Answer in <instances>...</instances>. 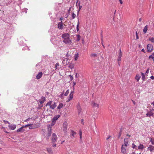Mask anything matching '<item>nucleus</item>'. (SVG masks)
Here are the masks:
<instances>
[{"instance_id":"nucleus-1","label":"nucleus","mask_w":154,"mask_h":154,"mask_svg":"<svg viewBox=\"0 0 154 154\" xmlns=\"http://www.w3.org/2000/svg\"><path fill=\"white\" fill-rule=\"evenodd\" d=\"M62 38L63 39L64 43L67 45H71L72 41L69 38V34L68 33H65L62 35Z\"/></svg>"},{"instance_id":"nucleus-2","label":"nucleus","mask_w":154,"mask_h":154,"mask_svg":"<svg viewBox=\"0 0 154 154\" xmlns=\"http://www.w3.org/2000/svg\"><path fill=\"white\" fill-rule=\"evenodd\" d=\"M50 106V108L54 109L57 106L56 103L55 102L52 101H49L47 103L45 106Z\"/></svg>"},{"instance_id":"nucleus-3","label":"nucleus","mask_w":154,"mask_h":154,"mask_svg":"<svg viewBox=\"0 0 154 154\" xmlns=\"http://www.w3.org/2000/svg\"><path fill=\"white\" fill-rule=\"evenodd\" d=\"M57 137L56 134L53 133L52 136L51 140L52 143H55L57 139Z\"/></svg>"},{"instance_id":"nucleus-4","label":"nucleus","mask_w":154,"mask_h":154,"mask_svg":"<svg viewBox=\"0 0 154 154\" xmlns=\"http://www.w3.org/2000/svg\"><path fill=\"white\" fill-rule=\"evenodd\" d=\"M60 116L58 115L54 116L52 119V125H54L56 122V121L57 120L58 118L60 117Z\"/></svg>"},{"instance_id":"nucleus-5","label":"nucleus","mask_w":154,"mask_h":154,"mask_svg":"<svg viewBox=\"0 0 154 154\" xmlns=\"http://www.w3.org/2000/svg\"><path fill=\"white\" fill-rule=\"evenodd\" d=\"M147 51L149 52H151L153 49V46L150 44H148L147 47Z\"/></svg>"},{"instance_id":"nucleus-6","label":"nucleus","mask_w":154,"mask_h":154,"mask_svg":"<svg viewBox=\"0 0 154 154\" xmlns=\"http://www.w3.org/2000/svg\"><path fill=\"white\" fill-rule=\"evenodd\" d=\"M147 116L150 117L151 116H154V113L150 109L149 110H147V113L146 114Z\"/></svg>"},{"instance_id":"nucleus-7","label":"nucleus","mask_w":154,"mask_h":154,"mask_svg":"<svg viewBox=\"0 0 154 154\" xmlns=\"http://www.w3.org/2000/svg\"><path fill=\"white\" fill-rule=\"evenodd\" d=\"M74 91H71L70 94L68 98L67 102H68L71 100L73 97Z\"/></svg>"},{"instance_id":"nucleus-8","label":"nucleus","mask_w":154,"mask_h":154,"mask_svg":"<svg viewBox=\"0 0 154 154\" xmlns=\"http://www.w3.org/2000/svg\"><path fill=\"white\" fill-rule=\"evenodd\" d=\"M8 127L11 130H14L16 127V125L14 124H9Z\"/></svg>"},{"instance_id":"nucleus-9","label":"nucleus","mask_w":154,"mask_h":154,"mask_svg":"<svg viewBox=\"0 0 154 154\" xmlns=\"http://www.w3.org/2000/svg\"><path fill=\"white\" fill-rule=\"evenodd\" d=\"M58 28L60 29H62L63 28V26L62 22L59 23L58 24Z\"/></svg>"},{"instance_id":"nucleus-10","label":"nucleus","mask_w":154,"mask_h":154,"mask_svg":"<svg viewBox=\"0 0 154 154\" xmlns=\"http://www.w3.org/2000/svg\"><path fill=\"white\" fill-rule=\"evenodd\" d=\"M154 150V147L151 145H150L147 148V150L152 152Z\"/></svg>"},{"instance_id":"nucleus-11","label":"nucleus","mask_w":154,"mask_h":154,"mask_svg":"<svg viewBox=\"0 0 154 154\" xmlns=\"http://www.w3.org/2000/svg\"><path fill=\"white\" fill-rule=\"evenodd\" d=\"M128 138H125L124 139V146H128L129 144H128Z\"/></svg>"},{"instance_id":"nucleus-12","label":"nucleus","mask_w":154,"mask_h":154,"mask_svg":"<svg viewBox=\"0 0 154 154\" xmlns=\"http://www.w3.org/2000/svg\"><path fill=\"white\" fill-rule=\"evenodd\" d=\"M25 129H23V127L22 126L20 128L18 129L17 130V132L23 133L25 131Z\"/></svg>"},{"instance_id":"nucleus-13","label":"nucleus","mask_w":154,"mask_h":154,"mask_svg":"<svg viewBox=\"0 0 154 154\" xmlns=\"http://www.w3.org/2000/svg\"><path fill=\"white\" fill-rule=\"evenodd\" d=\"M45 97H42L41 99L39 100V101L41 104L43 103L45 101Z\"/></svg>"},{"instance_id":"nucleus-14","label":"nucleus","mask_w":154,"mask_h":154,"mask_svg":"<svg viewBox=\"0 0 154 154\" xmlns=\"http://www.w3.org/2000/svg\"><path fill=\"white\" fill-rule=\"evenodd\" d=\"M42 75V72H40L38 73V74H37L36 76V78L37 79H40Z\"/></svg>"},{"instance_id":"nucleus-15","label":"nucleus","mask_w":154,"mask_h":154,"mask_svg":"<svg viewBox=\"0 0 154 154\" xmlns=\"http://www.w3.org/2000/svg\"><path fill=\"white\" fill-rule=\"evenodd\" d=\"M121 152L123 154H125L126 152V150L125 148L123 146V145L121 147Z\"/></svg>"},{"instance_id":"nucleus-16","label":"nucleus","mask_w":154,"mask_h":154,"mask_svg":"<svg viewBox=\"0 0 154 154\" xmlns=\"http://www.w3.org/2000/svg\"><path fill=\"white\" fill-rule=\"evenodd\" d=\"M77 108L78 110L79 113L81 110V109L80 107V104L78 103L77 105Z\"/></svg>"},{"instance_id":"nucleus-17","label":"nucleus","mask_w":154,"mask_h":154,"mask_svg":"<svg viewBox=\"0 0 154 154\" xmlns=\"http://www.w3.org/2000/svg\"><path fill=\"white\" fill-rule=\"evenodd\" d=\"M76 134V132L73 131L72 130L71 131V135L72 136V138H73L74 137V135Z\"/></svg>"},{"instance_id":"nucleus-18","label":"nucleus","mask_w":154,"mask_h":154,"mask_svg":"<svg viewBox=\"0 0 154 154\" xmlns=\"http://www.w3.org/2000/svg\"><path fill=\"white\" fill-rule=\"evenodd\" d=\"M140 76L139 74H137L135 77V79L137 80V81L138 82L140 78Z\"/></svg>"},{"instance_id":"nucleus-19","label":"nucleus","mask_w":154,"mask_h":154,"mask_svg":"<svg viewBox=\"0 0 154 154\" xmlns=\"http://www.w3.org/2000/svg\"><path fill=\"white\" fill-rule=\"evenodd\" d=\"M67 130V125L66 124H63V131L65 132H66Z\"/></svg>"},{"instance_id":"nucleus-20","label":"nucleus","mask_w":154,"mask_h":154,"mask_svg":"<svg viewBox=\"0 0 154 154\" xmlns=\"http://www.w3.org/2000/svg\"><path fill=\"white\" fill-rule=\"evenodd\" d=\"M63 103H60L59 104V106H58L57 109H60L61 108H62V107H63Z\"/></svg>"},{"instance_id":"nucleus-21","label":"nucleus","mask_w":154,"mask_h":154,"mask_svg":"<svg viewBox=\"0 0 154 154\" xmlns=\"http://www.w3.org/2000/svg\"><path fill=\"white\" fill-rule=\"evenodd\" d=\"M92 104L94 107H97L98 108L99 107V104L94 102L92 103Z\"/></svg>"},{"instance_id":"nucleus-22","label":"nucleus","mask_w":154,"mask_h":154,"mask_svg":"<svg viewBox=\"0 0 154 154\" xmlns=\"http://www.w3.org/2000/svg\"><path fill=\"white\" fill-rule=\"evenodd\" d=\"M147 26L146 25L145 27H144V28L143 29V32H144V33H146L148 29H147Z\"/></svg>"},{"instance_id":"nucleus-23","label":"nucleus","mask_w":154,"mask_h":154,"mask_svg":"<svg viewBox=\"0 0 154 154\" xmlns=\"http://www.w3.org/2000/svg\"><path fill=\"white\" fill-rule=\"evenodd\" d=\"M138 149H143L144 148V146L141 144H140L138 147Z\"/></svg>"},{"instance_id":"nucleus-24","label":"nucleus","mask_w":154,"mask_h":154,"mask_svg":"<svg viewBox=\"0 0 154 154\" xmlns=\"http://www.w3.org/2000/svg\"><path fill=\"white\" fill-rule=\"evenodd\" d=\"M48 132H51V128L50 125H49L48 127Z\"/></svg>"},{"instance_id":"nucleus-25","label":"nucleus","mask_w":154,"mask_h":154,"mask_svg":"<svg viewBox=\"0 0 154 154\" xmlns=\"http://www.w3.org/2000/svg\"><path fill=\"white\" fill-rule=\"evenodd\" d=\"M141 74L142 76V79L143 81H144L145 79V74L142 72H141Z\"/></svg>"},{"instance_id":"nucleus-26","label":"nucleus","mask_w":154,"mask_h":154,"mask_svg":"<svg viewBox=\"0 0 154 154\" xmlns=\"http://www.w3.org/2000/svg\"><path fill=\"white\" fill-rule=\"evenodd\" d=\"M119 54L118 57H121L122 56V53L121 50L120 49L119 50Z\"/></svg>"},{"instance_id":"nucleus-27","label":"nucleus","mask_w":154,"mask_h":154,"mask_svg":"<svg viewBox=\"0 0 154 154\" xmlns=\"http://www.w3.org/2000/svg\"><path fill=\"white\" fill-rule=\"evenodd\" d=\"M42 134L45 136V129H42Z\"/></svg>"},{"instance_id":"nucleus-28","label":"nucleus","mask_w":154,"mask_h":154,"mask_svg":"<svg viewBox=\"0 0 154 154\" xmlns=\"http://www.w3.org/2000/svg\"><path fill=\"white\" fill-rule=\"evenodd\" d=\"M79 20H78V23H77V27H76L77 30V31H78L79 30Z\"/></svg>"},{"instance_id":"nucleus-29","label":"nucleus","mask_w":154,"mask_h":154,"mask_svg":"<svg viewBox=\"0 0 154 154\" xmlns=\"http://www.w3.org/2000/svg\"><path fill=\"white\" fill-rule=\"evenodd\" d=\"M69 67L71 69H72L74 68V66L71 63L69 64Z\"/></svg>"},{"instance_id":"nucleus-30","label":"nucleus","mask_w":154,"mask_h":154,"mask_svg":"<svg viewBox=\"0 0 154 154\" xmlns=\"http://www.w3.org/2000/svg\"><path fill=\"white\" fill-rule=\"evenodd\" d=\"M150 141L152 144L154 145V139L153 138H150Z\"/></svg>"},{"instance_id":"nucleus-31","label":"nucleus","mask_w":154,"mask_h":154,"mask_svg":"<svg viewBox=\"0 0 154 154\" xmlns=\"http://www.w3.org/2000/svg\"><path fill=\"white\" fill-rule=\"evenodd\" d=\"M74 57H75L74 58H75V60H77L78 58V54H75V55Z\"/></svg>"},{"instance_id":"nucleus-32","label":"nucleus","mask_w":154,"mask_h":154,"mask_svg":"<svg viewBox=\"0 0 154 154\" xmlns=\"http://www.w3.org/2000/svg\"><path fill=\"white\" fill-rule=\"evenodd\" d=\"M51 132H48V133L47 134V138H48L51 135Z\"/></svg>"},{"instance_id":"nucleus-33","label":"nucleus","mask_w":154,"mask_h":154,"mask_svg":"<svg viewBox=\"0 0 154 154\" xmlns=\"http://www.w3.org/2000/svg\"><path fill=\"white\" fill-rule=\"evenodd\" d=\"M32 125V124H27V125H23L22 126L24 128H25L29 126L30 125Z\"/></svg>"},{"instance_id":"nucleus-34","label":"nucleus","mask_w":154,"mask_h":154,"mask_svg":"<svg viewBox=\"0 0 154 154\" xmlns=\"http://www.w3.org/2000/svg\"><path fill=\"white\" fill-rule=\"evenodd\" d=\"M91 56L95 57L97 56V54H91Z\"/></svg>"},{"instance_id":"nucleus-35","label":"nucleus","mask_w":154,"mask_h":154,"mask_svg":"<svg viewBox=\"0 0 154 154\" xmlns=\"http://www.w3.org/2000/svg\"><path fill=\"white\" fill-rule=\"evenodd\" d=\"M72 19H74L76 17V15L74 13H73L72 15Z\"/></svg>"},{"instance_id":"nucleus-36","label":"nucleus","mask_w":154,"mask_h":154,"mask_svg":"<svg viewBox=\"0 0 154 154\" xmlns=\"http://www.w3.org/2000/svg\"><path fill=\"white\" fill-rule=\"evenodd\" d=\"M69 90H68L66 91V92L65 93V94H64V95H65V96H66L69 93Z\"/></svg>"},{"instance_id":"nucleus-37","label":"nucleus","mask_w":154,"mask_h":154,"mask_svg":"<svg viewBox=\"0 0 154 154\" xmlns=\"http://www.w3.org/2000/svg\"><path fill=\"white\" fill-rule=\"evenodd\" d=\"M47 151L49 153H52V149L51 148H48L47 149Z\"/></svg>"},{"instance_id":"nucleus-38","label":"nucleus","mask_w":154,"mask_h":154,"mask_svg":"<svg viewBox=\"0 0 154 154\" xmlns=\"http://www.w3.org/2000/svg\"><path fill=\"white\" fill-rule=\"evenodd\" d=\"M77 41H79L80 40V35H77Z\"/></svg>"},{"instance_id":"nucleus-39","label":"nucleus","mask_w":154,"mask_h":154,"mask_svg":"<svg viewBox=\"0 0 154 154\" xmlns=\"http://www.w3.org/2000/svg\"><path fill=\"white\" fill-rule=\"evenodd\" d=\"M59 63H56L55 66V69H57V66H59Z\"/></svg>"},{"instance_id":"nucleus-40","label":"nucleus","mask_w":154,"mask_h":154,"mask_svg":"<svg viewBox=\"0 0 154 154\" xmlns=\"http://www.w3.org/2000/svg\"><path fill=\"white\" fill-rule=\"evenodd\" d=\"M69 78H70V81H72L73 79V78L72 77V76L71 75H69Z\"/></svg>"},{"instance_id":"nucleus-41","label":"nucleus","mask_w":154,"mask_h":154,"mask_svg":"<svg viewBox=\"0 0 154 154\" xmlns=\"http://www.w3.org/2000/svg\"><path fill=\"white\" fill-rule=\"evenodd\" d=\"M35 128L34 126H31V125L29 126V129H33Z\"/></svg>"},{"instance_id":"nucleus-42","label":"nucleus","mask_w":154,"mask_h":154,"mask_svg":"<svg viewBox=\"0 0 154 154\" xmlns=\"http://www.w3.org/2000/svg\"><path fill=\"white\" fill-rule=\"evenodd\" d=\"M132 147L134 149H136L137 147V146L134 144V143L132 144Z\"/></svg>"},{"instance_id":"nucleus-43","label":"nucleus","mask_w":154,"mask_h":154,"mask_svg":"<svg viewBox=\"0 0 154 154\" xmlns=\"http://www.w3.org/2000/svg\"><path fill=\"white\" fill-rule=\"evenodd\" d=\"M31 119V118H29L26 119V120H25L24 121V122H26L28 121H29Z\"/></svg>"},{"instance_id":"nucleus-44","label":"nucleus","mask_w":154,"mask_h":154,"mask_svg":"<svg viewBox=\"0 0 154 154\" xmlns=\"http://www.w3.org/2000/svg\"><path fill=\"white\" fill-rule=\"evenodd\" d=\"M101 39L102 44L103 45V47H104V45H103V36H102V34L101 35Z\"/></svg>"},{"instance_id":"nucleus-45","label":"nucleus","mask_w":154,"mask_h":154,"mask_svg":"<svg viewBox=\"0 0 154 154\" xmlns=\"http://www.w3.org/2000/svg\"><path fill=\"white\" fill-rule=\"evenodd\" d=\"M121 60V57H118V64L119 65V61H120Z\"/></svg>"},{"instance_id":"nucleus-46","label":"nucleus","mask_w":154,"mask_h":154,"mask_svg":"<svg viewBox=\"0 0 154 154\" xmlns=\"http://www.w3.org/2000/svg\"><path fill=\"white\" fill-rule=\"evenodd\" d=\"M136 38L137 39H139V37H138V36L137 35V32L136 31Z\"/></svg>"},{"instance_id":"nucleus-47","label":"nucleus","mask_w":154,"mask_h":154,"mask_svg":"<svg viewBox=\"0 0 154 154\" xmlns=\"http://www.w3.org/2000/svg\"><path fill=\"white\" fill-rule=\"evenodd\" d=\"M79 9L80 10L82 8V6H81L80 5V2L79 3Z\"/></svg>"},{"instance_id":"nucleus-48","label":"nucleus","mask_w":154,"mask_h":154,"mask_svg":"<svg viewBox=\"0 0 154 154\" xmlns=\"http://www.w3.org/2000/svg\"><path fill=\"white\" fill-rule=\"evenodd\" d=\"M121 131H120L118 137L119 138L121 135Z\"/></svg>"},{"instance_id":"nucleus-49","label":"nucleus","mask_w":154,"mask_h":154,"mask_svg":"<svg viewBox=\"0 0 154 154\" xmlns=\"http://www.w3.org/2000/svg\"><path fill=\"white\" fill-rule=\"evenodd\" d=\"M79 135L80 136H82V132L81 130H80L79 131Z\"/></svg>"},{"instance_id":"nucleus-50","label":"nucleus","mask_w":154,"mask_h":154,"mask_svg":"<svg viewBox=\"0 0 154 154\" xmlns=\"http://www.w3.org/2000/svg\"><path fill=\"white\" fill-rule=\"evenodd\" d=\"M3 121L4 122V123H8V124H9V122H8V121H5V120H4Z\"/></svg>"},{"instance_id":"nucleus-51","label":"nucleus","mask_w":154,"mask_h":154,"mask_svg":"<svg viewBox=\"0 0 154 154\" xmlns=\"http://www.w3.org/2000/svg\"><path fill=\"white\" fill-rule=\"evenodd\" d=\"M87 0H82V3H83L85 4V3L87 1Z\"/></svg>"},{"instance_id":"nucleus-52","label":"nucleus","mask_w":154,"mask_h":154,"mask_svg":"<svg viewBox=\"0 0 154 154\" xmlns=\"http://www.w3.org/2000/svg\"><path fill=\"white\" fill-rule=\"evenodd\" d=\"M119 1L121 4H123V2L122 0H119Z\"/></svg>"},{"instance_id":"nucleus-53","label":"nucleus","mask_w":154,"mask_h":154,"mask_svg":"<svg viewBox=\"0 0 154 154\" xmlns=\"http://www.w3.org/2000/svg\"><path fill=\"white\" fill-rule=\"evenodd\" d=\"M53 143V146L54 147H56V144H55L54 143Z\"/></svg>"},{"instance_id":"nucleus-54","label":"nucleus","mask_w":154,"mask_h":154,"mask_svg":"<svg viewBox=\"0 0 154 154\" xmlns=\"http://www.w3.org/2000/svg\"><path fill=\"white\" fill-rule=\"evenodd\" d=\"M150 78L151 79H154V76H152L150 77Z\"/></svg>"},{"instance_id":"nucleus-55","label":"nucleus","mask_w":154,"mask_h":154,"mask_svg":"<svg viewBox=\"0 0 154 154\" xmlns=\"http://www.w3.org/2000/svg\"><path fill=\"white\" fill-rule=\"evenodd\" d=\"M149 72V69H148L146 71L145 73H148Z\"/></svg>"},{"instance_id":"nucleus-56","label":"nucleus","mask_w":154,"mask_h":154,"mask_svg":"<svg viewBox=\"0 0 154 154\" xmlns=\"http://www.w3.org/2000/svg\"><path fill=\"white\" fill-rule=\"evenodd\" d=\"M83 119H82L81 120V123L82 124H84V123H83Z\"/></svg>"},{"instance_id":"nucleus-57","label":"nucleus","mask_w":154,"mask_h":154,"mask_svg":"<svg viewBox=\"0 0 154 154\" xmlns=\"http://www.w3.org/2000/svg\"><path fill=\"white\" fill-rule=\"evenodd\" d=\"M150 109L151 110V111L153 112L154 111V109H153V108H151V109Z\"/></svg>"},{"instance_id":"nucleus-58","label":"nucleus","mask_w":154,"mask_h":154,"mask_svg":"<svg viewBox=\"0 0 154 154\" xmlns=\"http://www.w3.org/2000/svg\"><path fill=\"white\" fill-rule=\"evenodd\" d=\"M149 58H152L153 59H154V57H152V55H150V56H149Z\"/></svg>"},{"instance_id":"nucleus-59","label":"nucleus","mask_w":154,"mask_h":154,"mask_svg":"<svg viewBox=\"0 0 154 154\" xmlns=\"http://www.w3.org/2000/svg\"><path fill=\"white\" fill-rule=\"evenodd\" d=\"M72 8V7H71L69 8V9L68 10V11L70 12L71 11V9Z\"/></svg>"},{"instance_id":"nucleus-60","label":"nucleus","mask_w":154,"mask_h":154,"mask_svg":"<svg viewBox=\"0 0 154 154\" xmlns=\"http://www.w3.org/2000/svg\"><path fill=\"white\" fill-rule=\"evenodd\" d=\"M141 51L142 52L145 53V50H144V49H142V50H141Z\"/></svg>"},{"instance_id":"nucleus-61","label":"nucleus","mask_w":154,"mask_h":154,"mask_svg":"<svg viewBox=\"0 0 154 154\" xmlns=\"http://www.w3.org/2000/svg\"><path fill=\"white\" fill-rule=\"evenodd\" d=\"M110 137H111V136H109V137L106 138V140H108V139H109V138H110Z\"/></svg>"},{"instance_id":"nucleus-62","label":"nucleus","mask_w":154,"mask_h":154,"mask_svg":"<svg viewBox=\"0 0 154 154\" xmlns=\"http://www.w3.org/2000/svg\"><path fill=\"white\" fill-rule=\"evenodd\" d=\"M152 104L153 105V106H154V101L152 103Z\"/></svg>"},{"instance_id":"nucleus-63","label":"nucleus","mask_w":154,"mask_h":154,"mask_svg":"<svg viewBox=\"0 0 154 154\" xmlns=\"http://www.w3.org/2000/svg\"><path fill=\"white\" fill-rule=\"evenodd\" d=\"M75 77L76 78H77L78 77V76H77V73H76L75 75Z\"/></svg>"},{"instance_id":"nucleus-64","label":"nucleus","mask_w":154,"mask_h":154,"mask_svg":"<svg viewBox=\"0 0 154 154\" xmlns=\"http://www.w3.org/2000/svg\"><path fill=\"white\" fill-rule=\"evenodd\" d=\"M127 136H128L129 137H130V135H129V134H127Z\"/></svg>"}]
</instances>
